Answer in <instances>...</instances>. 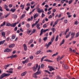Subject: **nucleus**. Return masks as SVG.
I'll return each instance as SVG.
<instances>
[{
  "instance_id": "obj_1",
  "label": "nucleus",
  "mask_w": 79,
  "mask_h": 79,
  "mask_svg": "<svg viewBox=\"0 0 79 79\" xmlns=\"http://www.w3.org/2000/svg\"><path fill=\"white\" fill-rule=\"evenodd\" d=\"M40 66L39 65L38 66V70L37 72L35 73L33 75V77H35V78H37V75H38V74H40L41 73V72H40V71H39V70H40Z\"/></svg>"
},
{
  "instance_id": "obj_2",
  "label": "nucleus",
  "mask_w": 79,
  "mask_h": 79,
  "mask_svg": "<svg viewBox=\"0 0 79 79\" xmlns=\"http://www.w3.org/2000/svg\"><path fill=\"white\" fill-rule=\"evenodd\" d=\"M75 34V33L74 32H73L72 31H70L69 32V34H70V35L71 36V38L70 39V40H71L73 39H74Z\"/></svg>"
},
{
  "instance_id": "obj_3",
  "label": "nucleus",
  "mask_w": 79,
  "mask_h": 79,
  "mask_svg": "<svg viewBox=\"0 0 79 79\" xmlns=\"http://www.w3.org/2000/svg\"><path fill=\"white\" fill-rule=\"evenodd\" d=\"M10 73H3L1 76L0 79H2V78H3V77H6V76H10Z\"/></svg>"
},
{
  "instance_id": "obj_4",
  "label": "nucleus",
  "mask_w": 79,
  "mask_h": 79,
  "mask_svg": "<svg viewBox=\"0 0 79 79\" xmlns=\"http://www.w3.org/2000/svg\"><path fill=\"white\" fill-rule=\"evenodd\" d=\"M49 29H47L45 30H44L43 29H42L40 31V35H41L42 34H43V32H47V31H49Z\"/></svg>"
},
{
  "instance_id": "obj_5",
  "label": "nucleus",
  "mask_w": 79,
  "mask_h": 79,
  "mask_svg": "<svg viewBox=\"0 0 79 79\" xmlns=\"http://www.w3.org/2000/svg\"><path fill=\"white\" fill-rule=\"evenodd\" d=\"M29 58H27V59H26L24 61H22V63L23 64H25V63H28L29 62Z\"/></svg>"
},
{
  "instance_id": "obj_6",
  "label": "nucleus",
  "mask_w": 79,
  "mask_h": 79,
  "mask_svg": "<svg viewBox=\"0 0 79 79\" xmlns=\"http://www.w3.org/2000/svg\"><path fill=\"white\" fill-rule=\"evenodd\" d=\"M48 68L49 69L50 71H54L55 70V69L52 66H48Z\"/></svg>"
},
{
  "instance_id": "obj_7",
  "label": "nucleus",
  "mask_w": 79,
  "mask_h": 79,
  "mask_svg": "<svg viewBox=\"0 0 79 79\" xmlns=\"http://www.w3.org/2000/svg\"><path fill=\"white\" fill-rule=\"evenodd\" d=\"M6 72L8 73L11 74V73H13V69L10 68L8 70L6 71Z\"/></svg>"
},
{
  "instance_id": "obj_8",
  "label": "nucleus",
  "mask_w": 79,
  "mask_h": 79,
  "mask_svg": "<svg viewBox=\"0 0 79 79\" xmlns=\"http://www.w3.org/2000/svg\"><path fill=\"white\" fill-rule=\"evenodd\" d=\"M37 10L38 13H41V12H44V11H44L43 9L41 10L40 8L37 9Z\"/></svg>"
},
{
  "instance_id": "obj_9",
  "label": "nucleus",
  "mask_w": 79,
  "mask_h": 79,
  "mask_svg": "<svg viewBox=\"0 0 79 79\" xmlns=\"http://www.w3.org/2000/svg\"><path fill=\"white\" fill-rule=\"evenodd\" d=\"M38 68V64H36V68L35 67V66H34L33 68V70L34 71H35L36 70H37V69Z\"/></svg>"
},
{
  "instance_id": "obj_10",
  "label": "nucleus",
  "mask_w": 79,
  "mask_h": 79,
  "mask_svg": "<svg viewBox=\"0 0 79 79\" xmlns=\"http://www.w3.org/2000/svg\"><path fill=\"white\" fill-rule=\"evenodd\" d=\"M23 47L25 51H26L27 50V45L25 44H24L23 45Z\"/></svg>"
},
{
  "instance_id": "obj_11",
  "label": "nucleus",
  "mask_w": 79,
  "mask_h": 79,
  "mask_svg": "<svg viewBox=\"0 0 79 79\" xmlns=\"http://www.w3.org/2000/svg\"><path fill=\"white\" fill-rule=\"evenodd\" d=\"M11 49H10L8 48H7L4 51V52H11Z\"/></svg>"
},
{
  "instance_id": "obj_12",
  "label": "nucleus",
  "mask_w": 79,
  "mask_h": 79,
  "mask_svg": "<svg viewBox=\"0 0 79 79\" xmlns=\"http://www.w3.org/2000/svg\"><path fill=\"white\" fill-rule=\"evenodd\" d=\"M10 58L12 59L13 58H16L17 57V55H12L11 56H10Z\"/></svg>"
},
{
  "instance_id": "obj_13",
  "label": "nucleus",
  "mask_w": 79,
  "mask_h": 79,
  "mask_svg": "<svg viewBox=\"0 0 79 79\" xmlns=\"http://www.w3.org/2000/svg\"><path fill=\"white\" fill-rule=\"evenodd\" d=\"M1 34H2V37H4V38H6L5 37V34H6L5 32H2L1 33Z\"/></svg>"
},
{
  "instance_id": "obj_14",
  "label": "nucleus",
  "mask_w": 79,
  "mask_h": 79,
  "mask_svg": "<svg viewBox=\"0 0 79 79\" xmlns=\"http://www.w3.org/2000/svg\"><path fill=\"white\" fill-rule=\"evenodd\" d=\"M15 46V45L14 44H10L9 45V48H13V47H14Z\"/></svg>"
},
{
  "instance_id": "obj_15",
  "label": "nucleus",
  "mask_w": 79,
  "mask_h": 79,
  "mask_svg": "<svg viewBox=\"0 0 79 79\" xmlns=\"http://www.w3.org/2000/svg\"><path fill=\"white\" fill-rule=\"evenodd\" d=\"M27 73V72H25L21 74V76H25V75Z\"/></svg>"
},
{
  "instance_id": "obj_16",
  "label": "nucleus",
  "mask_w": 79,
  "mask_h": 79,
  "mask_svg": "<svg viewBox=\"0 0 79 79\" xmlns=\"http://www.w3.org/2000/svg\"><path fill=\"white\" fill-rule=\"evenodd\" d=\"M44 61H47V62H49L50 63H52V62H53V61L48 59L44 60Z\"/></svg>"
},
{
  "instance_id": "obj_17",
  "label": "nucleus",
  "mask_w": 79,
  "mask_h": 79,
  "mask_svg": "<svg viewBox=\"0 0 79 79\" xmlns=\"http://www.w3.org/2000/svg\"><path fill=\"white\" fill-rule=\"evenodd\" d=\"M10 11H12V13H14L16 11V9L15 8H11L10 10Z\"/></svg>"
},
{
  "instance_id": "obj_18",
  "label": "nucleus",
  "mask_w": 79,
  "mask_h": 79,
  "mask_svg": "<svg viewBox=\"0 0 79 79\" xmlns=\"http://www.w3.org/2000/svg\"><path fill=\"white\" fill-rule=\"evenodd\" d=\"M24 6H25V5H23V4H21L20 6V7H21V9L22 10H23V9H24Z\"/></svg>"
},
{
  "instance_id": "obj_19",
  "label": "nucleus",
  "mask_w": 79,
  "mask_h": 79,
  "mask_svg": "<svg viewBox=\"0 0 79 79\" xmlns=\"http://www.w3.org/2000/svg\"><path fill=\"white\" fill-rule=\"evenodd\" d=\"M35 29H33V31L31 32V33L30 34V35H32V34H34V33H35Z\"/></svg>"
},
{
  "instance_id": "obj_20",
  "label": "nucleus",
  "mask_w": 79,
  "mask_h": 79,
  "mask_svg": "<svg viewBox=\"0 0 79 79\" xmlns=\"http://www.w3.org/2000/svg\"><path fill=\"white\" fill-rule=\"evenodd\" d=\"M11 24L10 23L7 22L6 23V26H11Z\"/></svg>"
},
{
  "instance_id": "obj_21",
  "label": "nucleus",
  "mask_w": 79,
  "mask_h": 79,
  "mask_svg": "<svg viewBox=\"0 0 79 79\" xmlns=\"http://www.w3.org/2000/svg\"><path fill=\"white\" fill-rule=\"evenodd\" d=\"M16 23H13V24H11V27H15L16 26Z\"/></svg>"
},
{
  "instance_id": "obj_22",
  "label": "nucleus",
  "mask_w": 79,
  "mask_h": 79,
  "mask_svg": "<svg viewBox=\"0 0 79 79\" xmlns=\"http://www.w3.org/2000/svg\"><path fill=\"white\" fill-rule=\"evenodd\" d=\"M64 43V40L63 39L62 41V42L60 43V45H63Z\"/></svg>"
},
{
  "instance_id": "obj_23",
  "label": "nucleus",
  "mask_w": 79,
  "mask_h": 79,
  "mask_svg": "<svg viewBox=\"0 0 79 79\" xmlns=\"http://www.w3.org/2000/svg\"><path fill=\"white\" fill-rule=\"evenodd\" d=\"M39 16V14L37 13H36L34 16V18H36L37 16Z\"/></svg>"
},
{
  "instance_id": "obj_24",
  "label": "nucleus",
  "mask_w": 79,
  "mask_h": 79,
  "mask_svg": "<svg viewBox=\"0 0 79 79\" xmlns=\"http://www.w3.org/2000/svg\"><path fill=\"white\" fill-rule=\"evenodd\" d=\"M40 26V24L39 23H38L37 25H36V27L38 29H40V28L39 27Z\"/></svg>"
},
{
  "instance_id": "obj_25",
  "label": "nucleus",
  "mask_w": 79,
  "mask_h": 79,
  "mask_svg": "<svg viewBox=\"0 0 79 79\" xmlns=\"http://www.w3.org/2000/svg\"><path fill=\"white\" fill-rule=\"evenodd\" d=\"M5 25V21H4L3 22V23L1 25V27H2V26H4Z\"/></svg>"
},
{
  "instance_id": "obj_26",
  "label": "nucleus",
  "mask_w": 79,
  "mask_h": 79,
  "mask_svg": "<svg viewBox=\"0 0 79 79\" xmlns=\"http://www.w3.org/2000/svg\"><path fill=\"white\" fill-rule=\"evenodd\" d=\"M79 23L77 21V20H76L74 22V24L75 25H77L79 24Z\"/></svg>"
},
{
  "instance_id": "obj_27",
  "label": "nucleus",
  "mask_w": 79,
  "mask_h": 79,
  "mask_svg": "<svg viewBox=\"0 0 79 79\" xmlns=\"http://www.w3.org/2000/svg\"><path fill=\"white\" fill-rule=\"evenodd\" d=\"M60 56H58L57 58H56L57 61H59L61 60L60 59Z\"/></svg>"
},
{
  "instance_id": "obj_28",
  "label": "nucleus",
  "mask_w": 79,
  "mask_h": 79,
  "mask_svg": "<svg viewBox=\"0 0 79 79\" xmlns=\"http://www.w3.org/2000/svg\"><path fill=\"white\" fill-rule=\"evenodd\" d=\"M5 42V40H4L2 41H0V45H1V44H3Z\"/></svg>"
},
{
  "instance_id": "obj_29",
  "label": "nucleus",
  "mask_w": 79,
  "mask_h": 79,
  "mask_svg": "<svg viewBox=\"0 0 79 79\" xmlns=\"http://www.w3.org/2000/svg\"><path fill=\"white\" fill-rule=\"evenodd\" d=\"M29 8H30V6H28L25 8V10H26V11H28Z\"/></svg>"
},
{
  "instance_id": "obj_30",
  "label": "nucleus",
  "mask_w": 79,
  "mask_h": 79,
  "mask_svg": "<svg viewBox=\"0 0 79 79\" xmlns=\"http://www.w3.org/2000/svg\"><path fill=\"white\" fill-rule=\"evenodd\" d=\"M9 15L7 14V15H5L4 16V17H2V19H3V18H7V17H8V16H9Z\"/></svg>"
},
{
  "instance_id": "obj_31",
  "label": "nucleus",
  "mask_w": 79,
  "mask_h": 79,
  "mask_svg": "<svg viewBox=\"0 0 79 79\" xmlns=\"http://www.w3.org/2000/svg\"><path fill=\"white\" fill-rule=\"evenodd\" d=\"M58 52H56V54H53L52 56H56V55H57L58 54Z\"/></svg>"
},
{
  "instance_id": "obj_32",
  "label": "nucleus",
  "mask_w": 79,
  "mask_h": 79,
  "mask_svg": "<svg viewBox=\"0 0 79 79\" xmlns=\"http://www.w3.org/2000/svg\"><path fill=\"white\" fill-rule=\"evenodd\" d=\"M58 35H57L56 37L55 41L56 42L58 41Z\"/></svg>"
},
{
  "instance_id": "obj_33",
  "label": "nucleus",
  "mask_w": 79,
  "mask_h": 79,
  "mask_svg": "<svg viewBox=\"0 0 79 79\" xmlns=\"http://www.w3.org/2000/svg\"><path fill=\"white\" fill-rule=\"evenodd\" d=\"M39 21H40V19H39L38 20H37L36 22L35 23V24H36V25H37V24L38 23H39Z\"/></svg>"
},
{
  "instance_id": "obj_34",
  "label": "nucleus",
  "mask_w": 79,
  "mask_h": 79,
  "mask_svg": "<svg viewBox=\"0 0 79 79\" xmlns=\"http://www.w3.org/2000/svg\"><path fill=\"white\" fill-rule=\"evenodd\" d=\"M79 31L77 32L76 35V37H78V36H79Z\"/></svg>"
},
{
  "instance_id": "obj_35",
  "label": "nucleus",
  "mask_w": 79,
  "mask_h": 79,
  "mask_svg": "<svg viewBox=\"0 0 79 79\" xmlns=\"http://www.w3.org/2000/svg\"><path fill=\"white\" fill-rule=\"evenodd\" d=\"M25 16V14H23L20 17V19H23Z\"/></svg>"
},
{
  "instance_id": "obj_36",
  "label": "nucleus",
  "mask_w": 79,
  "mask_h": 79,
  "mask_svg": "<svg viewBox=\"0 0 79 79\" xmlns=\"http://www.w3.org/2000/svg\"><path fill=\"white\" fill-rule=\"evenodd\" d=\"M52 31L53 33H54V32H55V31H56V30L55 29L53 28L52 29Z\"/></svg>"
},
{
  "instance_id": "obj_37",
  "label": "nucleus",
  "mask_w": 79,
  "mask_h": 79,
  "mask_svg": "<svg viewBox=\"0 0 79 79\" xmlns=\"http://www.w3.org/2000/svg\"><path fill=\"white\" fill-rule=\"evenodd\" d=\"M4 8L5 9H6V8H8V6H7V5H6V4H5L4 5Z\"/></svg>"
},
{
  "instance_id": "obj_38",
  "label": "nucleus",
  "mask_w": 79,
  "mask_h": 79,
  "mask_svg": "<svg viewBox=\"0 0 79 79\" xmlns=\"http://www.w3.org/2000/svg\"><path fill=\"white\" fill-rule=\"evenodd\" d=\"M58 21V19H57L56 21L55 22V24H54L55 25H56V24H57Z\"/></svg>"
},
{
  "instance_id": "obj_39",
  "label": "nucleus",
  "mask_w": 79,
  "mask_h": 79,
  "mask_svg": "<svg viewBox=\"0 0 79 79\" xmlns=\"http://www.w3.org/2000/svg\"><path fill=\"white\" fill-rule=\"evenodd\" d=\"M70 36V34H69H69L66 35L65 36L66 38H68V37H69Z\"/></svg>"
},
{
  "instance_id": "obj_40",
  "label": "nucleus",
  "mask_w": 79,
  "mask_h": 79,
  "mask_svg": "<svg viewBox=\"0 0 79 79\" xmlns=\"http://www.w3.org/2000/svg\"><path fill=\"white\" fill-rule=\"evenodd\" d=\"M41 51H37V53H36V55H38V54H39V53H40L41 52Z\"/></svg>"
},
{
  "instance_id": "obj_41",
  "label": "nucleus",
  "mask_w": 79,
  "mask_h": 79,
  "mask_svg": "<svg viewBox=\"0 0 79 79\" xmlns=\"http://www.w3.org/2000/svg\"><path fill=\"white\" fill-rule=\"evenodd\" d=\"M72 2H73V0H71L69 1V5H70V4H71V3H72Z\"/></svg>"
},
{
  "instance_id": "obj_42",
  "label": "nucleus",
  "mask_w": 79,
  "mask_h": 79,
  "mask_svg": "<svg viewBox=\"0 0 79 79\" xmlns=\"http://www.w3.org/2000/svg\"><path fill=\"white\" fill-rule=\"evenodd\" d=\"M64 23H65V24H67V23H68V20L66 19H65L64 21Z\"/></svg>"
},
{
  "instance_id": "obj_43",
  "label": "nucleus",
  "mask_w": 79,
  "mask_h": 79,
  "mask_svg": "<svg viewBox=\"0 0 79 79\" xmlns=\"http://www.w3.org/2000/svg\"><path fill=\"white\" fill-rule=\"evenodd\" d=\"M49 46H50L47 44H46L45 45V47H46L47 48H48L49 47Z\"/></svg>"
},
{
  "instance_id": "obj_44",
  "label": "nucleus",
  "mask_w": 79,
  "mask_h": 79,
  "mask_svg": "<svg viewBox=\"0 0 79 79\" xmlns=\"http://www.w3.org/2000/svg\"><path fill=\"white\" fill-rule=\"evenodd\" d=\"M43 40H44V41H45L47 40V37H44L43 39Z\"/></svg>"
},
{
  "instance_id": "obj_45",
  "label": "nucleus",
  "mask_w": 79,
  "mask_h": 79,
  "mask_svg": "<svg viewBox=\"0 0 79 79\" xmlns=\"http://www.w3.org/2000/svg\"><path fill=\"white\" fill-rule=\"evenodd\" d=\"M46 57H47V56H44L43 57V58H42L41 60V62L42 61H43V60H44V58H46Z\"/></svg>"
},
{
  "instance_id": "obj_46",
  "label": "nucleus",
  "mask_w": 79,
  "mask_h": 79,
  "mask_svg": "<svg viewBox=\"0 0 79 79\" xmlns=\"http://www.w3.org/2000/svg\"><path fill=\"white\" fill-rule=\"evenodd\" d=\"M53 40H54V36H53L52 38L51 42H52L53 41Z\"/></svg>"
},
{
  "instance_id": "obj_47",
  "label": "nucleus",
  "mask_w": 79,
  "mask_h": 79,
  "mask_svg": "<svg viewBox=\"0 0 79 79\" xmlns=\"http://www.w3.org/2000/svg\"><path fill=\"white\" fill-rule=\"evenodd\" d=\"M13 16L14 18H17V15H13Z\"/></svg>"
},
{
  "instance_id": "obj_48",
  "label": "nucleus",
  "mask_w": 79,
  "mask_h": 79,
  "mask_svg": "<svg viewBox=\"0 0 79 79\" xmlns=\"http://www.w3.org/2000/svg\"><path fill=\"white\" fill-rule=\"evenodd\" d=\"M32 31V30H30L28 31L27 32V33H28V34H29V33H31V32Z\"/></svg>"
},
{
  "instance_id": "obj_49",
  "label": "nucleus",
  "mask_w": 79,
  "mask_h": 79,
  "mask_svg": "<svg viewBox=\"0 0 79 79\" xmlns=\"http://www.w3.org/2000/svg\"><path fill=\"white\" fill-rule=\"evenodd\" d=\"M32 42H33V40H31L29 42L30 44H32Z\"/></svg>"
},
{
  "instance_id": "obj_50",
  "label": "nucleus",
  "mask_w": 79,
  "mask_h": 79,
  "mask_svg": "<svg viewBox=\"0 0 79 79\" xmlns=\"http://www.w3.org/2000/svg\"><path fill=\"white\" fill-rule=\"evenodd\" d=\"M32 64L31 63H29L27 64L28 66H31V65Z\"/></svg>"
},
{
  "instance_id": "obj_51",
  "label": "nucleus",
  "mask_w": 79,
  "mask_h": 79,
  "mask_svg": "<svg viewBox=\"0 0 79 79\" xmlns=\"http://www.w3.org/2000/svg\"><path fill=\"white\" fill-rule=\"evenodd\" d=\"M48 18V19H51V18H52V16L51 15H50Z\"/></svg>"
},
{
  "instance_id": "obj_52",
  "label": "nucleus",
  "mask_w": 79,
  "mask_h": 79,
  "mask_svg": "<svg viewBox=\"0 0 79 79\" xmlns=\"http://www.w3.org/2000/svg\"><path fill=\"white\" fill-rule=\"evenodd\" d=\"M64 55H63L60 58V60H62L63 59V58H64Z\"/></svg>"
},
{
  "instance_id": "obj_53",
  "label": "nucleus",
  "mask_w": 79,
  "mask_h": 79,
  "mask_svg": "<svg viewBox=\"0 0 79 79\" xmlns=\"http://www.w3.org/2000/svg\"><path fill=\"white\" fill-rule=\"evenodd\" d=\"M47 25H46V24H44L43 26V27H44V28L45 27H47Z\"/></svg>"
},
{
  "instance_id": "obj_54",
  "label": "nucleus",
  "mask_w": 79,
  "mask_h": 79,
  "mask_svg": "<svg viewBox=\"0 0 79 79\" xmlns=\"http://www.w3.org/2000/svg\"><path fill=\"white\" fill-rule=\"evenodd\" d=\"M30 60H32V59H33V56H31L30 57Z\"/></svg>"
},
{
  "instance_id": "obj_55",
  "label": "nucleus",
  "mask_w": 79,
  "mask_h": 79,
  "mask_svg": "<svg viewBox=\"0 0 79 79\" xmlns=\"http://www.w3.org/2000/svg\"><path fill=\"white\" fill-rule=\"evenodd\" d=\"M44 64H42L41 65V68H43L44 67Z\"/></svg>"
},
{
  "instance_id": "obj_56",
  "label": "nucleus",
  "mask_w": 79,
  "mask_h": 79,
  "mask_svg": "<svg viewBox=\"0 0 79 79\" xmlns=\"http://www.w3.org/2000/svg\"><path fill=\"white\" fill-rule=\"evenodd\" d=\"M45 72H46V73H48V74H50V73L49 72V71L45 70H44Z\"/></svg>"
},
{
  "instance_id": "obj_57",
  "label": "nucleus",
  "mask_w": 79,
  "mask_h": 79,
  "mask_svg": "<svg viewBox=\"0 0 79 79\" xmlns=\"http://www.w3.org/2000/svg\"><path fill=\"white\" fill-rule=\"evenodd\" d=\"M44 16H45V15L44 14L42 13L41 15L42 18H43L44 17Z\"/></svg>"
},
{
  "instance_id": "obj_58",
  "label": "nucleus",
  "mask_w": 79,
  "mask_h": 79,
  "mask_svg": "<svg viewBox=\"0 0 79 79\" xmlns=\"http://www.w3.org/2000/svg\"><path fill=\"white\" fill-rule=\"evenodd\" d=\"M36 26V25L35 23L32 24L31 26L32 27H34V26Z\"/></svg>"
},
{
  "instance_id": "obj_59",
  "label": "nucleus",
  "mask_w": 79,
  "mask_h": 79,
  "mask_svg": "<svg viewBox=\"0 0 79 79\" xmlns=\"http://www.w3.org/2000/svg\"><path fill=\"white\" fill-rule=\"evenodd\" d=\"M62 79L61 78V77H59V76H57V78L56 79Z\"/></svg>"
},
{
  "instance_id": "obj_60",
  "label": "nucleus",
  "mask_w": 79,
  "mask_h": 79,
  "mask_svg": "<svg viewBox=\"0 0 79 79\" xmlns=\"http://www.w3.org/2000/svg\"><path fill=\"white\" fill-rule=\"evenodd\" d=\"M64 67L65 68V69H67V68H68V65H65Z\"/></svg>"
},
{
  "instance_id": "obj_61",
  "label": "nucleus",
  "mask_w": 79,
  "mask_h": 79,
  "mask_svg": "<svg viewBox=\"0 0 79 79\" xmlns=\"http://www.w3.org/2000/svg\"><path fill=\"white\" fill-rule=\"evenodd\" d=\"M15 36H12V39H15Z\"/></svg>"
},
{
  "instance_id": "obj_62",
  "label": "nucleus",
  "mask_w": 79,
  "mask_h": 79,
  "mask_svg": "<svg viewBox=\"0 0 79 79\" xmlns=\"http://www.w3.org/2000/svg\"><path fill=\"white\" fill-rule=\"evenodd\" d=\"M29 26H30V25H29V24H27L26 25V27H29Z\"/></svg>"
},
{
  "instance_id": "obj_63",
  "label": "nucleus",
  "mask_w": 79,
  "mask_h": 79,
  "mask_svg": "<svg viewBox=\"0 0 79 79\" xmlns=\"http://www.w3.org/2000/svg\"><path fill=\"white\" fill-rule=\"evenodd\" d=\"M52 42L50 41V42H49L48 43V45H49V46L50 45H51L52 44Z\"/></svg>"
},
{
  "instance_id": "obj_64",
  "label": "nucleus",
  "mask_w": 79,
  "mask_h": 79,
  "mask_svg": "<svg viewBox=\"0 0 79 79\" xmlns=\"http://www.w3.org/2000/svg\"><path fill=\"white\" fill-rule=\"evenodd\" d=\"M52 12L50 11H49V12H48V15H50V14H51Z\"/></svg>"
}]
</instances>
